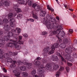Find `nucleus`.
<instances>
[{
	"mask_svg": "<svg viewBox=\"0 0 77 77\" xmlns=\"http://www.w3.org/2000/svg\"><path fill=\"white\" fill-rule=\"evenodd\" d=\"M72 57L73 58H71V56L69 54H66L64 56V57L67 60H69L71 62H73L74 60V58H77V54L75 53H73Z\"/></svg>",
	"mask_w": 77,
	"mask_h": 77,
	"instance_id": "obj_9",
	"label": "nucleus"
},
{
	"mask_svg": "<svg viewBox=\"0 0 77 77\" xmlns=\"http://www.w3.org/2000/svg\"><path fill=\"white\" fill-rule=\"evenodd\" d=\"M16 15H17V14H14V16H15H15Z\"/></svg>",
	"mask_w": 77,
	"mask_h": 77,
	"instance_id": "obj_46",
	"label": "nucleus"
},
{
	"mask_svg": "<svg viewBox=\"0 0 77 77\" xmlns=\"http://www.w3.org/2000/svg\"><path fill=\"white\" fill-rule=\"evenodd\" d=\"M56 19L58 20H59V17H58V16L57 17H56Z\"/></svg>",
	"mask_w": 77,
	"mask_h": 77,
	"instance_id": "obj_42",
	"label": "nucleus"
},
{
	"mask_svg": "<svg viewBox=\"0 0 77 77\" xmlns=\"http://www.w3.org/2000/svg\"><path fill=\"white\" fill-rule=\"evenodd\" d=\"M3 70L4 72H7V70H6V69H5V68H3Z\"/></svg>",
	"mask_w": 77,
	"mask_h": 77,
	"instance_id": "obj_37",
	"label": "nucleus"
},
{
	"mask_svg": "<svg viewBox=\"0 0 77 77\" xmlns=\"http://www.w3.org/2000/svg\"><path fill=\"white\" fill-rule=\"evenodd\" d=\"M23 17V15L21 14H19L17 15V18L18 20H20L21 18Z\"/></svg>",
	"mask_w": 77,
	"mask_h": 77,
	"instance_id": "obj_25",
	"label": "nucleus"
},
{
	"mask_svg": "<svg viewBox=\"0 0 77 77\" xmlns=\"http://www.w3.org/2000/svg\"><path fill=\"white\" fill-rule=\"evenodd\" d=\"M69 10L70 11H73V10H72V9H69Z\"/></svg>",
	"mask_w": 77,
	"mask_h": 77,
	"instance_id": "obj_44",
	"label": "nucleus"
},
{
	"mask_svg": "<svg viewBox=\"0 0 77 77\" xmlns=\"http://www.w3.org/2000/svg\"><path fill=\"white\" fill-rule=\"evenodd\" d=\"M27 21H30V22H34V20L32 18L27 19Z\"/></svg>",
	"mask_w": 77,
	"mask_h": 77,
	"instance_id": "obj_31",
	"label": "nucleus"
},
{
	"mask_svg": "<svg viewBox=\"0 0 77 77\" xmlns=\"http://www.w3.org/2000/svg\"><path fill=\"white\" fill-rule=\"evenodd\" d=\"M36 70L34 69L32 70V72H31V74L33 76V77H42V76H41V75H38H38H35V74H36ZM45 76V74H44V77Z\"/></svg>",
	"mask_w": 77,
	"mask_h": 77,
	"instance_id": "obj_13",
	"label": "nucleus"
},
{
	"mask_svg": "<svg viewBox=\"0 0 77 77\" xmlns=\"http://www.w3.org/2000/svg\"><path fill=\"white\" fill-rule=\"evenodd\" d=\"M16 30L17 31V33H20L21 32V29L19 28H16Z\"/></svg>",
	"mask_w": 77,
	"mask_h": 77,
	"instance_id": "obj_29",
	"label": "nucleus"
},
{
	"mask_svg": "<svg viewBox=\"0 0 77 77\" xmlns=\"http://www.w3.org/2000/svg\"><path fill=\"white\" fill-rule=\"evenodd\" d=\"M67 65L69 66H71L72 65V64L71 63H67Z\"/></svg>",
	"mask_w": 77,
	"mask_h": 77,
	"instance_id": "obj_36",
	"label": "nucleus"
},
{
	"mask_svg": "<svg viewBox=\"0 0 77 77\" xmlns=\"http://www.w3.org/2000/svg\"><path fill=\"white\" fill-rule=\"evenodd\" d=\"M14 9L17 12H20L21 11V9L18 8V6L17 5H14Z\"/></svg>",
	"mask_w": 77,
	"mask_h": 77,
	"instance_id": "obj_20",
	"label": "nucleus"
},
{
	"mask_svg": "<svg viewBox=\"0 0 77 77\" xmlns=\"http://www.w3.org/2000/svg\"><path fill=\"white\" fill-rule=\"evenodd\" d=\"M8 54H5V55H6V57H4L7 60V62H13V63L10 66V67L11 68H14L16 67V65H15V63H16V61L12 60V59L10 57L11 56H16L18 54L17 52H9Z\"/></svg>",
	"mask_w": 77,
	"mask_h": 77,
	"instance_id": "obj_4",
	"label": "nucleus"
},
{
	"mask_svg": "<svg viewBox=\"0 0 77 77\" xmlns=\"http://www.w3.org/2000/svg\"><path fill=\"white\" fill-rule=\"evenodd\" d=\"M47 7V8L48 9H49V10H50V11H52V12H53V11H54V9L52 8H50L49 5H48Z\"/></svg>",
	"mask_w": 77,
	"mask_h": 77,
	"instance_id": "obj_30",
	"label": "nucleus"
},
{
	"mask_svg": "<svg viewBox=\"0 0 77 77\" xmlns=\"http://www.w3.org/2000/svg\"><path fill=\"white\" fill-rule=\"evenodd\" d=\"M22 35L25 38H27V37H28V35H27V34L26 33L23 34H22Z\"/></svg>",
	"mask_w": 77,
	"mask_h": 77,
	"instance_id": "obj_34",
	"label": "nucleus"
},
{
	"mask_svg": "<svg viewBox=\"0 0 77 77\" xmlns=\"http://www.w3.org/2000/svg\"><path fill=\"white\" fill-rule=\"evenodd\" d=\"M33 3L32 0H28L26 2V4H28L29 5H31Z\"/></svg>",
	"mask_w": 77,
	"mask_h": 77,
	"instance_id": "obj_23",
	"label": "nucleus"
},
{
	"mask_svg": "<svg viewBox=\"0 0 77 77\" xmlns=\"http://www.w3.org/2000/svg\"><path fill=\"white\" fill-rule=\"evenodd\" d=\"M26 66L24 65V66H21L20 68V69L22 70V71H25L26 69Z\"/></svg>",
	"mask_w": 77,
	"mask_h": 77,
	"instance_id": "obj_26",
	"label": "nucleus"
},
{
	"mask_svg": "<svg viewBox=\"0 0 77 77\" xmlns=\"http://www.w3.org/2000/svg\"><path fill=\"white\" fill-rule=\"evenodd\" d=\"M74 42H75V44H77V40H74Z\"/></svg>",
	"mask_w": 77,
	"mask_h": 77,
	"instance_id": "obj_41",
	"label": "nucleus"
},
{
	"mask_svg": "<svg viewBox=\"0 0 77 77\" xmlns=\"http://www.w3.org/2000/svg\"><path fill=\"white\" fill-rule=\"evenodd\" d=\"M64 6L65 7V8H67V5H64Z\"/></svg>",
	"mask_w": 77,
	"mask_h": 77,
	"instance_id": "obj_43",
	"label": "nucleus"
},
{
	"mask_svg": "<svg viewBox=\"0 0 77 77\" xmlns=\"http://www.w3.org/2000/svg\"><path fill=\"white\" fill-rule=\"evenodd\" d=\"M32 6L33 8H35V10L37 11H39V9H40V6L36 4H33Z\"/></svg>",
	"mask_w": 77,
	"mask_h": 77,
	"instance_id": "obj_15",
	"label": "nucleus"
},
{
	"mask_svg": "<svg viewBox=\"0 0 77 77\" xmlns=\"http://www.w3.org/2000/svg\"><path fill=\"white\" fill-rule=\"evenodd\" d=\"M22 75L24 77H26L28 76L29 74L27 72H23L22 73Z\"/></svg>",
	"mask_w": 77,
	"mask_h": 77,
	"instance_id": "obj_24",
	"label": "nucleus"
},
{
	"mask_svg": "<svg viewBox=\"0 0 77 77\" xmlns=\"http://www.w3.org/2000/svg\"><path fill=\"white\" fill-rule=\"evenodd\" d=\"M69 33H73V29H70L69 30Z\"/></svg>",
	"mask_w": 77,
	"mask_h": 77,
	"instance_id": "obj_35",
	"label": "nucleus"
},
{
	"mask_svg": "<svg viewBox=\"0 0 77 77\" xmlns=\"http://www.w3.org/2000/svg\"><path fill=\"white\" fill-rule=\"evenodd\" d=\"M17 64H18V65L24 64V65H25V66H26V68H27L28 69L31 68L32 66V64L27 63L26 60H23V62L19 61V62H17Z\"/></svg>",
	"mask_w": 77,
	"mask_h": 77,
	"instance_id": "obj_8",
	"label": "nucleus"
},
{
	"mask_svg": "<svg viewBox=\"0 0 77 77\" xmlns=\"http://www.w3.org/2000/svg\"><path fill=\"white\" fill-rule=\"evenodd\" d=\"M23 37L21 35H19L18 37H17L15 39V41H17L18 43V45L19 44H24V41L23 40H21L22 39Z\"/></svg>",
	"mask_w": 77,
	"mask_h": 77,
	"instance_id": "obj_11",
	"label": "nucleus"
},
{
	"mask_svg": "<svg viewBox=\"0 0 77 77\" xmlns=\"http://www.w3.org/2000/svg\"><path fill=\"white\" fill-rule=\"evenodd\" d=\"M66 69L67 72H69V67L67 66L66 68Z\"/></svg>",
	"mask_w": 77,
	"mask_h": 77,
	"instance_id": "obj_33",
	"label": "nucleus"
},
{
	"mask_svg": "<svg viewBox=\"0 0 77 77\" xmlns=\"http://www.w3.org/2000/svg\"><path fill=\"white\" fill-rule=\"evenodd\" d=\"M60 66L58 64H56V63H54V65L53 66V69L54 70H57L58 68H59Z\"/></svg>",
	"mask_w": 77,
	"mask_h": 77,
	"instance_id": "obj_21",
	"label": "nucleus"
},
{
	"mask_svg": "<svg viewBox=\"0 0 77 77\" xmlns=\"http://www.w3.org/2000/svg\"><path fill=\"white\" fill-rule=\"evenodd\" d=\"M74 50V48H72L71 47H69L66 48V49L65 51L66 53L68 54H70L72 52V51Z\"/></svg>",
	"mask_w": 77,
	"mask_h": 77,
	"instance_id": "obj_14",
	"label": "nucleus"
},
{
	"mask_svg": "<svg viewBox=\"0 0 77 77\" xmlns=\"http://www.w3.org/2000/svg\"><path fill=\"white\" fill-rule=\"evenodd\" d=\"M63 43L60 44L59 47L61 48H65L66 47V44H68L69 42V39L66 38L64 39L63 40Z\"/></svg>",
	"mask_w": 77,
	"mask_h": 77,
	"instance_id": "obj_10",
	"label": "nucleus"
},
{
	"mask_svg": "<svg viewBox=\"0 0 77 77\" xmlns=\"http://www.w3.org/2000/svg\"><path fill=\"white\" fill-rule=\"evenodd\" d=\"M32 17L33 18H34V19H35L36 20H38V16L35 14H33Z\"/></svg>",
	"mask_w": 77,
	"mask_h": 77,
	"instance_id": "obj_27",
	"label": "nucleus"
},
{
	"mask_svg": "<svg viewBox=\"0 0 77 77\" xmlns=\"http://www.w3.org/2000/svg\"><path fill=\"white\" fill-rule=\"evenodd\" d=\"M51 59L53 61H54V62H57L59 60V58L57 57L55 55L52 56Z\"/></svg>",
	"mask_w": 77,
	"mask_h": 77,
	"instance_id": "obj_19",
	"label": "nucleus"
},
{
	"mask_svg": "<svg viewBox=\"0 0 77 77\" xmlns=\"http://www.w3.org/2000/svg\"><path fill=\"white\" fill-rule=\"evenodd\" d=\"M46 12L45 11H42L41 13V17H45Z\"/></svg>",
	"mask_w": 77,
	"mask_h": 77,
	"instance_id": "obj_22",
	"label": "nucleus"
},
{
	"mask_svg": "<svg viewBox=\"0 0 77 77\" xmlns=\"http://www.w3.org/2000/svg\"><path fill=\"white\" fill-rule=\"evenodd\" d=\"M13 42L12 43H8L7 44V46L9 47H12L13 46L19 50L21 49V46L18 45V42L17 41H15V40H11Z\"/></svg>",
	"mask_w": 77,
	"mask_h": 77,
	"instance_id": "obj_6",
	"label": "nucleus"
},
{
	"mask_svg": "<svg viewBox=\"0 0 77 77\" xmlns=\"http://www.w3.org/2000/svg\"><path fill=\"white\" fill-rule=\"evenodd\" d=\"M47 33H48L47 32L44 31V32H42V35H47Z\"/></svg>",
	"mask_w": 77,
	"mask_h": 77,
	"instance_id": "obj_32",
	"label": "nucleus"
},
{
	"mask_svg": "<svg viewBox=\"0 0 77 77\" xmlns=\"http://www.w3.org/2000/svg\"><path fill=\"white\" fill-rule=\"evenodd\" d=\"M8 20L6 18H5L3 19V21L2 20L0 19V25H2L3 24V23H5V24H7V23H8Z\"/></svg>",
	"mask_w": 77,
	"mask_h": 77,
	"instance_id": "obj_18",
	"label": "nucleus"
},
{
	"mask_svg": "<svg viewBox=\"0 0 77 77\" xmlns=\"http://www.w3.org/2000/svg\"><path fill=\"white\" fill-rule=\"evenodd\" d=\"M60 38V37H59V38H58L59 39V42H62V39H61V38H60Z\"/></svg>",
	"mask_w": 77,
	"mask_h": 77,
	"instance_id": "obj_38",
	"label": "nucleus"
},
{
	"mask_svg": "<svg viewBox=\"0 0 77 77\" xmlns=\"http://www.w3.org/2000/svg\"><path fill=\"white\" fill-rule=\"evenodd\" d=\"M57 2V3H58V0H55Z\"/></svg>",
	"mask_w": 77,
	"mask_h": 77,
	"instance_id": "obj_45",
	"label": "nucleus"
},
{
	"mask_svg": "<svg viewBox=\"0 0 77 77\" xmlns=\"http://www.w3.org/2000/svg\"><path fill=\"white\" fill-rule=\"evenodd\" d=\"M56 55H57L58 56H59V57H60L61 58V60H62V61L64 62H65V63H66V60H65V59H64V58H63V57L62 56V55H61V54H60V53L57 52L56 53Z\"/></svg>",
	"mask_w": 77,
	"mask_h": 77,
	"instance_id": "obj_17",
	"label": "nucleus"
},
{
	"mask_svg": "<svg viewBox=\"0 0 77 77\" xmlns=\"http://www.w3.org/2000/svg\"><path fill=\"white\" fill-rule=\"evenodd\" d=\"M20 4H26V2L23 0H18Z\"/></svg>",
	"mask_w": 77,
	"mask_h": 77,
	"instance_id": "obj_28",
	"label": "nucleus"
},
{
	"mask_svg": "<svg viewBox=\"0 0 77 77\" xmlns=\"http://www.w3.org/2000/svg\"><path fill=\"white\" fill-rule=\"evenodd\" d=\"M63 63H61V65H63Z\"/></svg>",
	"mask_w": 77,
	"mask_h": 77,
	"instance_id": "obj_47",
	"label": "nucleus"
},
{
	"mask_svg": "<svg viewBox=\"0 0 77 77\" xmlns=\"http://www.w3.org/2000/svg\"><path fill=\"white\" fill-rule=\"evenodd\" d=\"M68 35H69V33H68Z\"/></svg>",
	"mask_w": 77,
	"mask_h": 77,
	"instance_id": "obj_48",
	"label": "nucleus"
},
{
	"mask_svg": "<svg viewBox=\"0 0 77 77\" xmlns=\"http://www.w3.org/2000/svg\"><path fill=\"white\" fill-rule=\"evenodd\" d=\"M46 18L47 19L43 20V23L46 25L48 29H54V30L51 31L50 32L51 36L56 35V37L57 38H59V37L63 38L65 33L63 31H61L63 29L62 26L58 25L56 28L57 26L56 22L55 21V20H54V22L53 21V18L51 15H48L47 17H46Z\"/></svg>",
	"mask_w": 77,
	"mask_h": 77,
	"instance_id": "obj_1",
	"label": "nucleus"
},
{
	"mask_svg": "<svg viewBox=\"0 0 77 77\" xmlns=\"http://www.w3.org/2000/svg\"><path fill=\"white\" fill-rule=\"evenodd\" d=\"M2 2H0V6H2L4 5L5 6H9V3L5 0H1Z\"/></svg>",
	"mask_w": 77,
	"mask_h": 77,
	"instance_id": "obj_12",
	"label": "nucleus"
},
{
	"mask_svg": "<svg viewBox=\"0 0 77 77\" xmlns=\"http://www.w3.org/2000/svg\"><path fill=\"white\" fill-rule=\"evenodd\" d=\"M14 17V14L12 13H10L8 14V18L9 19H10L9 22L10 25L11 27H14L15 26V19L14 17Z\"/></svg>",
	"mask_w": 77,
	"mask_h": 77,
	"instance_id": "obj_7",
	"label": "nucleus"
},
{
	"mask_svg": "<svg viewBox=\"0 0 77 77\" xmlns=\"http://www.w3.org/2000/svg\"><path fill=\"white\" fill-rule=\"evenodd\" d=\"M5 40L3 41V37H1L0 39V47L3 46V45L5 44ZM9 52H8V53H7V54H9ZM5 54H6V53L4 55H3V54H4V52H3V50L0 49V59H3V58H4V57L6 58V55H5Z\"/></svg>",
	"mask_w": 77,
	"mask_h": 77,
	"instance_id": "obj_5",
	"label": "nucleus"
},
{
	"mask_svg": "<svg viewBox=\"0 0 77 77\" xmlns=\"http://www.w3.org/2000/svg\"><path fill=\"white\" fill-rule=\"evenodd\" d=\"M64 70V67L61 66L60 67L59 71L57 72L56 73V76L57 77H59V75L60 74V71H62Z\"/></svg>",
	"mask_w": 77,
	"mask_h": 77,
	"instance_id": "obj_16",
	"label": "nucleus"
},
{
	"mask_svg": "<svg viewBox=\"0 0 77 77\" xmlns=\"http://www.w3.org/2000/svg\"><path fill=\"white\" fill-rule=\"evenodd\" d=\"M74 17H75V16H74Z\"/></svg>",
	"mask_w": 77,
	"mask_h": 77,
	"instance_id": "obj_49",
	"label": "nucleus"
},
{
	"mask_svg": "<svg viewBox=\"0 0 77 77\" xmlns=\"http://www.w3.org/2000/svg\"><path fill=\"white\" fill-rule=\"evenodd\" d=\"M59 45L58 43H55L53 45L52 47H51V48L52 50L50 51V48L48 47L45 48L43 51L44 53L43 54L44 56V58L42 60V62L43 63H47L48 62V60H47L45 58H47V56L48 54H51L54 52V50L56 48H58Z\"/></svg>",
	"mask_w": 77,
	"mask_h": 77,
	"instance_id": "obj_3",
	"label": "nucleus"
},
{
	"mask_svg": "<svg viewBox=\"0 0 77 77\" xmlns=\"http://www.w3.org/2000/svg\"><path fill=\"white\" fill-rule=\"evenodd\" d=\"M4 29L5 30H7L8 32H7L8 34L7 36H5L4 37L2 36L1 37H2L3 41H5H5H8L9 40L10 37H12L14 39H15L17 37V34L15 33H16V30L14 29H12L11 30V32H10L9 30H11V28L8 25H6L5 26Z\"/></svg>",
	"mask_w": 77,
	"mask_h": 77,
	"instance_id": "obj_2",
	"label": "nucleus"
},
{
	"mask_svg": "<svg viewBox=\"0 0 77 77\" xmlns=\"http://www.w3.org/2000/svg\"><path fill=\"white\" fill-rule=\"evenodd\" d=\"M41 57H38L36 59H35V60H41Z\"/></svg>",
	"mask_w": 77,
	"mask_h": 77,
	"instance_id": "obj_39",
	"label": "nucleus"
},
{
	"mask_svg": "<svg viewBox=\"0 0 77 77\" xmlns=\"http://www.w3.org/2000/svg\"><path fill=\"white\" fill-rule=\"evenodd\" d=\"M3 34V32H2V31L0 30V35H2Z\"/></svg>",
	"mask_w": 77,
	"mask_h": 77,
	"instance_id": "obj_40",
	"label": "nucleus"
}]
</instances>
